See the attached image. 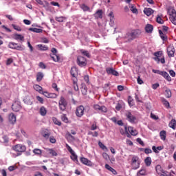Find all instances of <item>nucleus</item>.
<instances>
[{
    "mask_svg": "<svg viewBox=\"0 0 176 176\" xmlns=\"http://www.w3.org/2000/svg\"><path fill=\"white\" fill-rule=\"evenodd\" d=\"M94 108L96 111H100L101 112H107L108 110L105 106H100L98 104H94Z\"/></svg>",
    "mask_w": 176,
    "mask_h": 176,
    "instance_id": "2eb2a0df",
    "label": "nucleus"
},
{
    "mask_svg": "<svg viewBox=\"0 0 176 176\" xmlns=\"http://www.w3.org/2000/svg\"><path fill=\"white\" fill-rule=\"evenodd\" d=\"M144 153H146V155H149V153H152V150L151 148H145Z\"/></svg>",
    "mask_w": 176,
    "mask_h": 176,
    "instance_id": "0e129e2a",
    "label": "nucleus"
},
{
    "mask_svg": "<svg viewBox=\"0 0 176 176\" xmlns=\"http://www.w3.org/2000/svg\"><path fill=\"white\" fill-rule=\"evenodd\" d=\"M169 127L173 129V130H175L176 127V120L175 119L171 120V121L168 124Z\"/></svg>",
    "mask_w": 176,
    "mask_h": 176,
    "instance_id": "f704fd0d",
    "label": "nucleus"
},
{
    "mask_svg": "<svg viewBox=\"0 0 176 176\" xmlns=\"http://www.w3.org/2000/svg\"><path fill=\"white\" fill-rule=\"evenodd\" d=\"M51 58H52L53 61L55 63H58L60 61V56L57 54H50Z\"/></svg>",
    "mask_w": 176,
    "mask_h": 176,
    "instance_id": "473e14b6",
    "label": "nucleus"
},
{
    "mask_svg": "<svg viewBox=\"0 0 176 176\" xmlns=\"http://www.w3.org/2000/svg\"><path fill=\"white\" fill-rule=\"evenodd\" d=\"M156 21L159 24H163V23H164V21L162 19V17H160V16H157Z\"/></svg>",
    "mask_w": 176,
    "mask_h": 176,
    "instance_id": "09e8293b",
    "label": "nucleus"
},
{
    "mask_svg": "<svg viewBox=\"0 0 176 176\" xmlns=\"http://www.w3.org/2000/svg\"><path fill=\"white\" fill-rule=\"evenodd\" d=\"M144 163H145L146 166H147V167H149V166H151V164H152V158H151V157H147L144 160Z\"/></svg>",
    "mask_w": 176,
    "mask_h": 176,
    "instance_id": "e433bc0d",
    "label": "nucleus"
},
{
    "mask_svg": "<svg viewBox=\"0 0 176 176\" xmlns=\"http://www.w3.org/2000/svg\"><path fill=\"white\" fill-rule=\"evenodd\" d=\"M160 75H161V76H163L165 79H166L168 82H171V77H170V75L166 72L161 71L160 72Z\"/></svg>",
    "mask_w": 176,
    "mask_h": 176,
    "instance_id": "dca6fc26",
    "label": "nucleus"
},
{
    "mask_svg": "<svg viewBox=\"0 0 176 176\" xmlns=\"http://www.w3.org/2000/svg\"><path fill=\"white\" fill-rule=\"evenodd\" d=\"M39 67H40V68H42V69H45V68H46V65H45V63L41 62V63H39Z\"/></svg>",
    "mask_w": 176,
    "mask_h": 176,
    "instance_id": "69168bd1",
    "label": "nucleus"
},
{
    "mask_svg": "<svg viewBox=\"0 0 176 176\" xmlns=\"http://www.w3.org/2000/svg\"><path fill=\"white\" fill-rule=\"evenodd\" d=\"M105 168L109 170V171H111L113 169V168L111 167V166H109L108 164H105Z\"/></svg>",
    "mask_w": 176,
    "mask_h": 176,
    "instance_id": "338daca9",
    "label": "nucleus"
},
{
    "mask_svg": "<svg viewBox=\"0 0 176 176\" xmlns=\"http://www.w3.org/2000/svg\"><path fill=\"white\" fill-rule=\"evenodd\" d=\"M81 93H82V96H87V87L85 84L82 85Z\"/></svg>",
    "mask_w": 176,
    "mask_h": 176,
    "instance_id": "c85d7f7f",
    "label": "nucleus"
},
{
    "mask_svg": "<svg viewBox=\"0 0 176 176\" xmlns=\"http://www.w3.org/2000/svg\"><path fill=\"white\" fill-rule=\"evenodd\" d=\"M55 20L58 23H64V20H67V18L65 16H56L55 17Z\"/></svg>",
    "mask_w": 176,
    "mask_h": 176,
    "instance_id": "58836bf2",
    "label": "nucleus"
},
{
    "mask_svg": "<svg viewBox=\"0 0 176 176\" xmlns=\"http://www.w3.org/2000/svg\"><path fill=\"white\" fill-rule=\"evenodd\" d=\"M66 148H67V151H69L70 152L71 154L74 153V150H72V148H71V146H69V145H68V144H66Z\"/></svg>",
    "mask_w": 176,
    "mask_h": 176,
    "instance_id": "4d7b16f0",
    "label": "nucleus"
},
{
    "mask_svg": "<svg viewBox=\"0 0 176 176\" xmlns=\"http://www.w3.org/2000/svg\"><path fill=\"white\" fill-rule=\"evenodd\" d=\"M53 122L54 123V124H56L57 126H61V121L58 120V119H57V118H52Z\"/></svg>",
    "mask_w": 176,
    "mask_h": 176,
    "instance_id": "a18cd8bd",
    "label": "nucleus"
},
{
    "mask_svg": "<svg viewBox=\"0 0 176 176\" xmlns=\"http://www.w3.org/2000/svg\"><path fill=\"white\" fill-rule=\"evenodd\" d=\"M155 57L153 58V60L156 61L157 64H165L166 63V59L164 58V56H163V52L162 51H158L154 53Z\"/></svg>",
    "mask_w": 176,
    "mask_h": 176,
    "instance_id": "f257e3e1",
    "label": "nucleus"
},
{
    "mask_svg": "<svg viewBox=\"0 0 176 176\" xmlns=\"http://www.w3.org/2000/svg\"><path fill=\"white\" fill-rule=\"evenodd\" d=\"M139 35H141V30H135L129 33V36L131 39H135V38H138Z\"/></svg>",
    "mask_w": 176,
    "mask_h": 176,
    "instance_id": "9d476101",
    "label": "nucleus"
},
{
    "mask_svg": "<svg viewBox=\"0 0 176 176\" xmlns=\"http://www.w3.org/2000/svg\"><path fill=\"white\" fill-rule=\"evenodd\" d=\"M77 64L79 67H86L87 65V60L86 58L79 56L77 58Z\"/></svg>",
    "mask_w": 176,
    "mask_h": 176,
    "instance_id": "0eeeda50",
    "label": "nucleus"
},
{
    "mask_svg": "<svg viewBox=\"0 0 176 176\" xmlns=\"http://www.w3.org/2000/svg\"><path fill=\"white\" fill-rule=\"evenodd\" d=\"M169 74H170V76H172V78H175V72H174V70H170L169 71Z\"/></svg>",
    "mask_w": 176,
    "mask_h": 176,
    "instance_id": "774afa93",
    "label": "nucleus"
},
{
    "mask_svg": "<svg viewBox=\"0 0 176 176\" xmlns=\"http://www.w3.org/2000/svg\"><path fill=\"white\" fill-rule=\"evenodd\" d=\"M41 94H43V96H45V97H47V98H56L57 97V95L56 94H51L47 91H43Z\"/></svg>",
    "mask_w": 176,
    "mask_h": 176,
    "instance_id": "f3484780",
    "label": "nucleus"
},
{
    "mask_svg": "<svg viewBox=\"0 0 176 176\" xmlns=\"http://www.w3.org/2000/svg\"><path fill=\"white\" fill-rule=\"evenodd\" d=\"M80 161L81 163H82V164H85V166H88V167H93L94 166V164H93L91 161L86 157H80Z\"/></svg>",
    "mask_w": 176,
    "mask_h": 176,
    "instance_id": "9b49d317",
    "label": "nucleus"
},
{
    "mask_svg": "<svg viewBox=\"0 0 176 176\" xmlns=\"http://www.w3.org/2000/svg\"><path fill=\"white\" fill-rule=\"evenodd\" d=\"M159 86H160L159 85V82L155 83L152 85V89H153V90H156V89H157V87H159Z\"/></svg>",
    "mask_w": 176,
    "mask_h": 176,
    "instance_id": "e2e57ef3",
    "label": "nucleus"
},
{
    "mask_svg": "<svg viewBox=\"0 0 176 176\" xmlns=\"http://www.w3.org/2000/svg\"><path fill=\"white\" fill-rule=\"evenodd\" d=\"M80 52L82 54H83V56L88 57V58H90V54L89 53L88 51H86L85 50H80Z\"/></svg>",
    "mask_w": 176,
    "mask_h": 176,
    "instance_id": "37998d69",
    "label": "nucleus"
},
{
    "mask_svg": "<svg viewBox=\"0 0 176 176\" xmlns=\"http://www.w3.org/2000/svg\"><path fill=\"white\" fill-rule=\"evenodd\" d=\"M12 27L14 28V30H16V31H21V28L19 25L12 24Z\"/></svg>",
    "mask_w": 176,
    "mask_h": 176,
    "instance_id": "864d4df0",
    "label": "nucleus"
},
{
    "mask_svg": "<svg viewBox=\"0 0 176 176\" xmlns=\"http://www.w3.org/2000/svg\"><path fill=\"white\" fill-rule=\"evenodd\" d=\"M94 17L96 19H102V10H99L94 14Z\"/></svg>",
    "mask_w": 176,
    "mask_h": 176,
    "instance_id": "72a5a7b5",
    "label": "nucleus"
},
{
    "mask_svg": "<svg viewBox=\"0 0 176 176\" xmlns=\"http://www.w3.org/2000/svg\"><path fill=\"white\" fill-rule=\"evenodd\" d=\"M71 159L72 160H74V162H76L78 160V155L75 154V152L71 154Z\"/></svg>",
    "mask_w": 176,
    "mask_h": 176,
    "instance_id": "603ef678",
    "label": "nucleus"
},
{
    "mask_svg": "<svg viewBox=\"0 0 176 176\" xmlns=\"http://www.w3.org/2000/svg\"><path fill=\"white\" fill-rule=\"evenodd\" d=\"M140 175H143V176L146 175V170H145V169H141L140 170H139V171L137 173V176H140Z\"/></svg>",
    "mask_w": 176,
    "mask_h": 176,
    "instance_id": "79ce46f5",
    "label": "nucleus"
},
{
    "mask_svg": "<svg viewBox=\"0 0 176 176\" xmlns=\"http://www.w3.org/2000/svg\"><path fill=\"white\" fill-rule=\"evenodd\" d=\"M155 170H156L158 175H161V174H163L164 173L166 172V171L163 170V168H162V166L160 165H157L155 167Z\"/></svg>",
    "mask_w": 176,
    "mask_h": 176,
    "instance_id": "c756f323",
    "label": "nucleus"
},
{
    "mask_svg": "<svg viewBox=\"0 0 176 176\" xmlns=\"http://www.w3.org/2000/svg\"><path fill=\"white\" fill-rule=\"evenodd\" d=\"M8 119L9 122H10L12 124H14V123L16 122V116L13 113H10Z\"/></svg>",
    "mask_w": 176,
    "mask_h": 176,
    "instance_id": "6ab92c4d",
    "label": "nucleus"
},
{
    "mask_svg": "<svg viewBox=\"0 0 176 176\" xmlns=\"http://www.w3.org/2000/svg\"><path fill=\"white\" fill-rule=\"evenodd\" d=\"M29 31H32V32H36V34H41L43 32V30L36 28H29Z\"/></svg>",
    "mask_w": 176,
    "mask_h": 176,
    "instance_id": "bb28decb",
    "label": "nucleus"
},
{
    "mask_svg": "<svg viewBox=\"0 0 176 176\" xmlns=\"http://www.w3.org/2000/svg\"><path fill=\"white\" fill-rule=\"evenodd\" d=\"M12 149L15 152H18V153H23V152H25V151L27 150V148L25 147V146L21 144H19L12 146Z\"/></svg>",
    "mask_w": 176,
    "mask_h": 176,
    "instance_id": "423d86ee",
    "label": "nucleus"
},
{
    "mask_svg": "<svg viewBox=\"0 0 176 176\" xmlns=\"http://www.w3.org/2000/svg\"><path fill=\"white\" fill-rule=\"evenodd\" d=\"M125 116L126 118V120L129 122V123H135V122L137 120V118L135 116H133L131 112L127 111L125 113Z\"/></svg>",
    "mask_w": 176,
    "mask_h": 176,
    "instance_id": "6e6552de",
    "label": "nucleus"
},
{
    "mask_svg": "<svg viewBox=\"0 0 176 176\" xmlns=\"http://www.w3.org/2000/svg\"><path fill=\"white\" fill-rule=\"evenodd\" d=\"M12 109L14 112H19L21 109V102L19 100L15 101L12 105Z\"/></svg>",
    "mask_w": 176,
    "mask_h": 176,
    "instance_id": "1a4fd4ad",
    "label": "nucleus"
},
{
    "mask_svg": "<svg viewBox=\"0 0 176 176\" xmlns=\"http://www.w3.org/2000/svg\"><path fill=\"white\" fill-rule=\"evenodd\" d=\"M145 31L148 34H152V32L153 31V25L147 24L145 27Z\"/></svg>",
    "mask_w": 176,
    "mask_h": 176,
    "instance_id": "aec40b11",
    "label": "nucleus"
},
{
    "mask_svg": "<svg viewBox=\"0 0 176 176\" xmlns=\"http://www.w3.org/2000/svg\"><path fill=\"white\" fill-rule=\"evenodd\" d=\"M50 142H51V144H56V138H54V136L50 137Z\"/></svg>",
    "mask_w": 176,
    "mask_h": 176,
    "instance_id": "bf43d9fd",
    "label": "nucleus"
},
{
    "mask_svg": "<svg viewBox=\"0 0 176 176\" xmlns=\"http://www.w3.org/2000/svg\"><path fill=\"white\" fill-rule=\"evenodd\" d=\"M40 114L41 115V116H46V113H47V110L46 109V107L42 106L40 108Z\"/></svg>",
    "mask_w": 176,
    "mask_h": 176,
    "instance_id": "2f4dec72",
    "label": "nucleus"
},
{
    "mask_svg": "<svg viewBox=\"0 0 176 176\" xmlns=\"http://www.w3.org/2000/svg\"><path fill=\"white\" fill-rule=\"evenodd\" d=\"M91 130L94 131L97 130V122H94L91 126Z\"/></svg>",
    "mask_w": 176,
    "mask_h": 176,
    "instance_id": "052dcab7",
    "label": "nucleus"
},
{
    "mask_svg": "<svg viewBox=\"0 0 176 176\" xmlns=\"http://www.w3.org/2000/svg\"><path fill=\"white\" fill-rule=\"evenodd\" d=\"M144 13L146 16H151V14H153V10H152V8H144Z\"/></svg>",
    "mask_w": 176,
    "mask_h": 176,
    "instance_id": "7c9ffc66",
    "label": "nucleus"
},
{
    "mask_svg": "<svg viewBox=\"0 0 176 176\" xmlns=\"http://www.w3.org/2000/svg\"><path fill=\"white\" fill-rule=\"evenodd\" d=\"M160 137L162 141H166V138L167 137V132H166V131L164 130L161 131L160 133Z\"/></svg>",
    "mask_w": 176,
    "mask_h": 176,
    "instance_id": "5701e85b",
    "label": "nucleus"
},
{
    "mask_svg": "<svg viewBox=\"0 0 176 176\" xmlns=\"http://www.w3.org/2000/svg\"><path fill=\"white\" fill-rule=\"evenodd\" d=\"M36 100L40 102V104H43V99L41 96H36Z\"/></svg>",
    "mask_w": 176,
    "mask_h": 176,
    "instance_id": "680f3d73",
    "label": "nucleus"
},
{
    "mask_svg": "<svg viewBox=\"0 0 176 176\" xmlns=\"http://www.w3.org/2000/svg\"><path fill=\"white\" fill-rule=\"evenodd\" d=\"M61 120L65 123H68V118H67V116L65 114L61 116Z\"/></svg>",
    "mask_w": 176,
    "mask_h": 176,
    "instance_id": "3c124183",
    "label": "nucleus"
},
{
    "mask_svg": "<svg viewBox=\"0 0 176 176\" xmlns=\"http://www.w3.org/2000/svg\"><path fill=\"white\" fill-rule=\"evenodd\" d=\"M116 111H120V109H122V104L118 102L116 106Z\"/></svg>",
    "mask_w": 176,
    "mask_h": 176,
    "instance_id": "13d9d810",
    "label": "nucleus"
},
{
    "mask_svg": "<svg viewBox=\"0 0 176 176\" xmlns=\"http://www.w3.org/2000/svg\"><path fill=\"white\" fill-rule=\"evenodd\" d=\"M33 153H34V155H42V150L39 148H34L33 150Z\"/></svg>",
    "mask_w": 176,
    "mask_h": 176,
    "instance_id": "de8ad7c7",
    "label": "nucleus"
},
{
    "mask_svg": "<svg viewBox=\"0 0 176 176\" xmlns=\"http://www.w3.org/2000/svg\"><path fill=\"white\" fill-rule=\"evenodd\" d=\"M43 79V74L42 72L37 73L36 75V81L41 82Z\"/></svg>",
    "mask_w": 176,
    "mask_h": 176,
    "instance_id": "ea45409f",
    "label": "nucleus"
},
{
    "mask_svg": "<svg viewBox=\"0 0 176 176\" xmlns=\"http://www.w3.org/2000/svg\"><path fill=\"white\" fill-rule=\"evenodd\" d=\"M37 47H38L39 50L41 52H46V50H49V47L42 44L37 45Z\"/></svg>",
    "mask_w": 176,
    "mask_h": 176,
    "instance_id": "a878e982",
    "label": "nucleus"
},
{
    "mask_svg": "<svg viewBox=\"0 0 176 176\" xmlns=\"http://www.w3.org/2000/svg\"><path fill=\"white\" fill-rule=\"evenodd\" d=\"M14 39H15V41H21V42H24V36L21 34H15L14 35Z\"/></svg>",
    "mask_w": 176,
    "mask_h": 176,
    "instance_id": "4be33fe9",
    "label": "nucleus"
},
{
    "mask_svg": "<svg viewBox=\"0 0 176 176\" xmlns=\"http://www.w3.org/2000/svg\"><path fill=\"white\" fill-rule=\"evenodd\" d=\"M165 96H166V98H170V97H171V90L166 89L165 91Z\"/></svg>",
    "mask_w": 176,
    "mask_h": 176,
    "instance_id": "49530a36",
    "label": "nucleus"
},
{
    "mask_svg": "<svg viewBox=\"0 0 176 176\" xmlns=\"http://www.w3.org/2000/svg\"><path fill=\"white\" fill-rule=\"evenodd\" d=\"M8 47H10V49H14V50H19V51H23V50H25V46H24L23 45H19L14 43V42H10L8 44Z\"/></svg>",
    "mask_w": 176,
    "mask_h": 176,
    "instance_id": "39448f33",
    "label": "nucleus"
},
{
    "mask_svg": "<svg viewBox=\"0 0 176 176\" xmlns=\"http://www.w3.org/2000/svg\"><path fill=\"white\" fill-rule=\"evenodd\" d=\"M130 10L132 12V13H138V10H137V8H135V6L131 4L130 6Z\"/></svg>",
    "mask_w": 176,
    "mask_h": 176,
    "instance_id": "c03bdc74",
    "label": "nucleus"
},
{
    "mask_svg": "<svg viewBox=\"0 0 176 176\" xmlns=\"http://www.w3.org/2000/svg\"><path fill=\"white\" fill-rule=\"evenodd\" d=\"M159 34L160 38L162 39V41H167V35H166L162 30H159Z\"/></svg>",
    "mask_w": 176,
    "mask_h": 176,
    "instance_id": "a19ab883",
    "label": "nucleus"
},
{
    "mask_svg": "<svg viewBox=\"0 0 176 176\" xmlns=\"http://www.w3.org/2000/svg\"><path fill=\"white\" fill-rule=\"evenodd\" d=\"M98 145L100 146V148H101V149H107V146L105 145H104V144H102V142H98Z\"/></svg>",
    "mask_w": 176,
    "mask_h": 176,
    "instance_id": "6e6d98bb",
    "label": "nucleus"
},
{
    "mask_svg": "<svg viewBox=\"0 0 176 176\" xmlns=\"http://www.w3.org/2000/svg\"><path fill=\"white\" fill-rule=\"evenodd\" d=\"M161 101H162L163 105H164L165 108H167V109H170V102H168V101H167V100H166V98H162Z\"/></svg>",
    "mask_w": 176,
    "mask_h": 176,
    "instance_id": "393cba45",
    "label": "nucleus"
},
{
    "mask_svg": "<svg viewBox=\"0 0 176 176\" xmlns=\"http://www.w3.org/2000/svg\"><path fill=\"white\" fill-rule=\"evenodd\" d=\"M50 155L52 156H57V152L53 149H49L48 150Z\"/></svg>",
    "mask_w": 176,
    "mask_h": 176,
    "instance_id": "8fccbe9b",
    "label": "nucleus"
},
{
    "mask_svg": "<svg viewBox=\"0 0 176 176\" xmlns=\"http://www.w3.org/2000/svg\"><path fill=\"white\" fill-rule=\"evenodd\" d=\"M168 13L170 16L169 19L174 25H176V11L173 8L168 9Z\"/></svg>",
    "mask_w": 176,
    "mask_h": 176,
    "instance_id": "20e7f679",
    "label": "nucleus"
},
{
    "mask_svg": "<svg viewBox=\"0 0 176 176\" xmlns=\"http://www.w3.org/2000/svg\"><path fill=\"white\" fill-rule=\"evenodd\" d=\"M67 105H68V102H67V100H65V98L61 96L58 101L59 109L62 111V112H64L65 109H67Z\"/></svg>",
    "mask_w": 176,
    "mask_h": 176,
    "instance_id": "7ed1b4c3",
    "label": "nucleus"
},
{
    "mask_svg": "<svg viewBox=\"0 0 176 176\" xmlns=\"http://www.w3.org/2000/svg\"><path fill=\"white\" fill-rule=\"evenodd\" d=\"M41 135L44 138L47 140L49 139V137H50L51 135L50 131L49 129H44L42 131Z\"/></svg>",
    "mask_w": 176,
    "mask_h": 176,
    "instance_id": "a211bd4d",
    "label": "nucleus"
},
{
    "mask_svg": "<svg viewBox=\"0 0 176 176\" xmlns=\"http://www.w3.org/2000/svg\"><path fill=\"white\" fill-rule=\"evenodd\" d=\"M140 157L137 155H133L131 161V166L133 170H138L140 167Z\"/></svg>",
    "mask_w": 176,
    "mask_h": 176,
    "instance_id": "f03ea898",
    "label": "nucleus"
},
{
    "mask_svg": "<svg viewBox=\"0 0 176 176\" xmlns=\"http://www.w3.org/2000/svg\"><path fill=\"white\" fill-rule=\"evenodd\" d=\"M167 53L168 57H174L175 53V48H174L173 45H169L167 47Z\"/></svg>",
    "mask_w": 176,
    "mask_h": 176,
    "instance_id": "ddd939ff",
    "label": "nucleus"
},
{
    "mask_svg": "<svg viewBox=\"0 0 176 176\" xmlns=\"http://www.w3.org/2000/svg\"><path fill=\"white\" fill-rule=\"evenodd\" d=\"M34 90H36V91H38L40 93V94H42V92L43 91H42L43 90L42 87H41L38 85H34Z\"/></svg>",
    "mask_w": 176,
    "mask_h": 176,
    "instance_id": "4c0bfd02",
    "label": "nucleus"
},
{
    "mask_svg": "<svg viewBox=\"0 0 176 176\" xmlns=\"http://www.w3.org/2000/svg\"><path fill=\"white\" fill-rule=\"evenodd\" d=\"M85 113V107L79 106L77 107L76 111V115L78 118H82V116Z\"/></svg>",
    "mask_w": 176,
    "mask_h": 176,
    "instance_id": "f8f14e48",
    "label": "nucleus"
},
{
    "mask_svg": "<svg viewBox=\"0 0 176 176\" xmlns=\"http://www.w3.org/2000/svg\"><path fill=\"white\" fill-rule=\"evenodd\" d=\"M106 72L108 74V75H113L114 76H119V73L113 69V68L107 67L106 69Z\"/></svg>",
    "mask_w": 176,
    "mask_h": 176,
    "instance_id": "4468645a",
    "label": "nucleus"
},
{
    "mask_svg": "<svg viewBox=\"0 0 176 176\" xmlns=\"http://www.w3.org/2000/svg\"><path fill=\"white\" fill-rule=\"evenodd\" d=\"M72 134L73 135H75L76 134V131H75V130H71V133L67 132L66 133L67 138H72V140H75V138Z\"/></svg>",
    "mask_w": 176,
    "mask_h": 176,
    "instance_id": "b1692460",
    "label": "nucleus"
},
{
    "mask_svg": "<svg viewBox=\"0 0 176 176\" xmlns=\"http://www.w3.org/2000/svg\"><path fill=\"white\" fill-rule=\"evenodd\" d=\"M70 74L73 78L76 76V74H78V69L76 67H73L71 68Z\"/></svg>",
    "mask_w": 176,
    "mask_h": 176,
    "instance_id": "cd10ccee",
    "label": "nucleus"
},
{
    "mask_svg": "<svg viewBox=\"0 0 176 176\" xmlns=\"http://www.w3.org/2000/svg\"><path fill=\"white\" fill-rule=\"evenodd\" d=\"M127 130L129 133H130V134H131L133 136H135L137 135V134H138V132L137 131V130L134 129L133 126H129Z\"/></svg>",
    "mask_w": 176,
    "mask_h": 176,
    "instance_id": "412c9836",
    "label": "nucleus"
},
{
    "mask_svg": "<svg viewBox=\"0 0 176 176\" xmlns=\"http://www.w3.org/2000/svg\"><path fill=\"white\" fill-rule=\"evenodd\" d=\"M24 102L25 104H28V105H32V98L26 96L24 99Z\"/></svg>",
    "mask_w": 176,
    "mask_h": 176,
    "instance_id": "c9c22d12",
    "label": "nucleus"
},
{
    "mask_svg": "<svg viewBox=\"0 0 176 176\" xmlns=\"http://www.w3.org/2000/svg\"><path fill=\"white\" fill-rule=\"evenodd\" d=\"M133 101H134L133 98L131 96H129L128 97V102H129V105H133Z\"/></svg>",
    "mask_w": 176,
    "mask_h": 176,
    "instance_id": "5fc2aeb1",
    "label": "nucleus"
}]
</instances>
